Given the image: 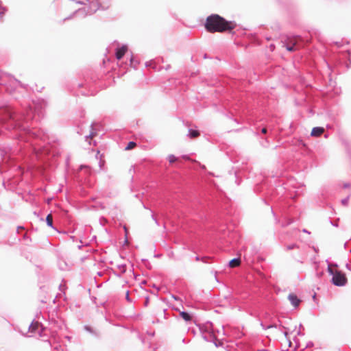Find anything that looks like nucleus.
<instances>
[{
    "label": "nucleus",
    "instance_id": "1",
    "mask_svg": "<svg viewBox=\"0 0 351 351\" xmlns=\"http://www.w3.org/2000/svg\"><path fill=\"white\" fill-rule=\"evenodd\" d=\"M44 117L41 106L36 105L34 108L29 106L20 113L8 106L0 108V133L13 132L12 138H20L25 141L30 139L45 141L47 132L42 128L34 126L36 121Z\"/></svg>",
    "mask_w": 351,
    "mask_h": 351
},
{
    "label": "nucleus",
    "instance_id": "2",
    "mask_svg": "<svg viewBox=\"0 0 351 351\" xmlns=\"http://www.w3.org/2000/svg\"><path fill=\"white\" fill-rule=\"evenodd\" d=\"M204 27L210 33L223 32L234 29L235 23L226 21L224 18L217 14H213L206 18Z\"/></svg>",
    "mask_w": 351,
    "mask_h": 351
},
{
    "label": "nucleus",
    "instance_id": "3",
    "mask_svg": "<svg viewBox=\"0 0 351 351\" xmlns=\"http://www.w3.org/2000/svg\"><path fill=\"white\" fill-rule=\"evenodd\" d=\"M0 86L6 92L12 93L18 86L24 88L23 84L10 74L0 71Z\"/></svg>",
    "mask_w": 351,
    "mask_h": 351
},
{
    "label": "nucleus",
    "instance_id": "4",
    "mask_svg": "<svg viewBox=\"0 0 351 351\" xmlns=\"http://www.w3.org/2000/svg\"><path fill=\"white\" fill-rule=\"evenodd\" d=\"M328 263L327 271L329 275L332 276L331 283L337 287H343L348 282L346 274L340 270H333L331 268V264L326 261Z\"/></svg>",
    "mask_w": 351,
    "mask_h": 351
},
{
    "label": "nucleus",
    "instance_id": "5",
    "mask_svg": "<svg viewBox=\"0 0 351 351\" xmlns=\"http://www.w3.org/2000/svg\"><path fill=\"white\" fill-rule=\"evenodd\" d=\"M43 330V325L39 322L32 321L29 326L30 332H38L40 334Z\"/></svg>",
    "mask_w": 351,
    "mask_h": 351
},
{
    "label": "nucleus",
    "instance_id": "6",
    "mask_svg": "<svg viewBox=\"0 0 351 351\" xmlns=\"http://www.w3.org/2000/svg\"><path fill=\"white\" fill-rule=\"evenodd\" d=\"M128 47L127 45H123L121 47H117L115 49V57L120 60L128 51Z\"/></svg>",
    "mask_w": 351,
    "mask_h": 351
},
{
    "label": "nucleus",
    "instance_id": "7",
    "mask_svg": "<svg viewBox=\"0 0 351 351\" xmlns=\"http://www.w3.org/2000/svg\"><path fill=\"white\" fill-rule=\"evenodd\" d=\"M288 299L291 304L293 305V306H294L295 308H297L301 302V300H300L298 298V296L294 293H290L288 295Z\"/></svg>",
    "mask_w": 351,
    "mask_h": 351
},
{
    "label": "nucleus",
    "instance_id": "8",
    "mask_svg": "<svg viewBox=\"0 0 351 351\" xmlns=\"http://www.w3.org/2000/svg\"><path fill=\"white\" fill-rule=\"evenodd\" d=\"M84 329L87 332L90 334L93 337H95L96 338L100 337V332L97 330L93 328L92 326H88V325H85V326H84Z\"/></svg>",
    "mask_w": 351,
    "mask_h": 351
},
{
    "label": "nucleus",
    "instance_id": "9",
    "mask_svg": "<svg viewBox=\"0 0 351 351\" xmlns=\"http://www.w3.org/2000/svg\"><path fill=\"white\" fill-rule=\"evenodd\" d=\"M324 131L325 129L323 127H314L311 130V136L313 137H319Z\"/></svg>",
    "mask_w": 351,
    "mask_h": 351
},
{
    "label": "nucleus",
    "instance_id": "10",
    "mask_svg": "<svg viewBox=\"0 0 351 351\" xmlns=\"http://www.w3.org/2000/svg\"><path fill=\"white\" fill-rule=\"evenodd\" d=\"M254 134L258 137L267 136L268 130L266 127H263V128L258 127L256 128V131H255Z\"/></svg>",
    "mask_w": 351,
    "mask_h": 351
},
{
    "label": "nucleus",
    "instance_id": "11",
    "mask_svg": "<svg viewBox=\"0 0 351 351\" xmlns=\"http://www.w3.org/2000/svg\"><path fill=\"white\" fill-rule=\"evenodd\" d=\"M179 311L180 316L186 322H191L193 319V315L185 311H180L179 309H176Z\"/></svg>",
    "mask_w": 351,
    "mask_h": 351
},
{
    "label": "nucleus",
    "instance_id": "12",
    "mask_svg": "<svg viewBox=\"0 0 351 351\" xmlns=\"http://www.w3.org/2000/svg\"><path fill=\"white\" fill-rule=\"evenodd\" d=\"M240 263H241V258L239 257H236V258L231 259L228 262V265L230 267L233 268V267L239 266L240 265Z\"/></svg>",
    "mask_w": 351,
    "mask_h": 351
},
{
    "label": "nucleus",
    "instance_id": "13",
    "mask_svg": "<svg viewBox=\"0 0 351 351\" xmlns=\"http://www.w3.org/2000/svg\"><path fill=\"white\" fill-rule=\"evenodd\" d=\"M200 135V132L199 131H198L197 130H195V129H193V128H190L188 131V134L187 136L191 138H197V136H199Z\"/></svg>",
    "mask_w": 351,
    "mask_h": 351
},
{
    "label": "nucleus",
    "instance_id": "14",
    "mask_svg": "<svg viewBox=\"0 0 351 351\" xmlns=\"http://www.w3.org/2000/svg\"><path fill=\"white\" fill-rule=\"evenodd\" d=\"M259 138L260 145L263 147H268L269 146V141L267 139V136H261Z\"/></svg>",
    "mask_w": 351,
    "mask_h": 351
},
{
    "label": "nucleus",
    "instance_id": "15",
    "mask_svg": "<svg viewBox=\"0 0 351 351\" xmlns=\"http://www.w3.org/2000/svg\"><path fill=\"white\" fill-rule=\"evenodd\" d=\"M45 221H46L47 225L49 227H50V228H53V230H56L57 232H58V230L53 226L52 217H51V214L47 215V216L46 217Z\"/></svg>",
    "mask_w": 351,
    "mask_h": 351
},
{
    "label": "nucleus",
    "instance_id": "16",
    "mask_svg": "<svg viewBox=\"0 0 351 351\" xmlns=\"http://www.w3.org/2000/svg\"><path fill=\"white\" fill-rule=\"evenodd\" d=\"M152 65H153V69H154V70H156V71H160V70L162 69V67H161V66L158 67V66H157V65H156V64L155 60H150V61L147 62L145 63V66H146L147 67L152 66Z\"/></svg>",
    "mask_w": 351,
    "mask_h": 351
},
{
    "label": "nucleus",
    "instance_id": "17",
    "mask_svg": "<svg viewBox=\"0 0 351 351\" xmlns=\"http://www.w3.org/2000/svg\"><path fill=\"white\" fill-rule=\"evenodd\" d=\"M285 47L287 50L291 52L295 51L298 49L296 43H293L292 44L287 43L286 44Z\"/></svg>",
    "mask_w": 351,
    "mask_h": 351
},
{
    "label": "nucleus",
    "instance_id": "18",
    "mask_svg": "<svg viewBox=\"0 0 351 351\" xmlns=\"http://www.w3.org/2000/svg\"><path fill=\"white\" fill-rule=\"evenodd\" d=\"M139 64V62L137 60H135L133 56H131V58L130 59V66L133 67L134 69H136L138 65Z\"/></svg>",
    "mask_w": 351,
    "mask_h": 351
},
{
    "label": "nucleus",
    "instance_id": "19",
    "mask_svg": "<svg viewBox=\"0 0 351 351\" xmlns=\"http://www.w3.org/2000/svg\"><path fill=\"white\" fill-rule=\"evenodd\" d=\"M293 219H291V218H285V220L282 222L281 223V226L282 228H285V227H287L288 226H289L290 224H291L293 223Z\"/></svg>",
    "mask_w": 351,
    "mask_h": 351
},
{
    "label": "nucleus",
    "instance_id": "20",
    "mask_svg": "<svg viewBox=\"0 0 351 351\" xmlns=\"http://www.w3.org/2000/svg\"><path fill=\"white\" fill-rule=\"evenodd\" d=\"M58 267H59L60 269H61L62 271L67 270L69 268L67 263L64 261L59 262Z\"/></svg>",
    "mask_w": 351,
    "mask_h": 351
},
{
    "label": "nucleus",
    "instance_id": "21",
    "mask_svg": "<svg viewBox=\"0 0 351 351\" xmlns=\"http://www.w3.org/2000/svg\"><path fill=\"white\" fill-rule=\"evenodd\" d=\"M136 145V143L134 141H130L127 146L125 147V150H130L133 149Z\"/></svg>",
    "mask_w": 351,
    "mask_h": 351
},
{
    "label": "nucleus",
    "instance_id": "22",
    "mask_svg": "<svg viewBox=\"0 0 351 351\" xmlns=\"http://www.w3.org/2000/svg\"><path fill=\"white\" fill-rule=\"evenodd\" d=\"M90 128H91V131H90V133L88 135V136H86V138H90L92 136H94L95 135H96V132H95V129H94V123H92L91 125H90Z\"/></svg>",
    "mask_w": 351,
    "mask_h": 351
},
{
    "label": "nucleus",
    "instance_id": "23",
    "mask_svg": "<svg viewBox=\"0 0 351 351\" xmlns=\"http://www.w3.org/2000/svg\"><path fill=\"white\" fill-rule=\"evenodd\" d=\"M168 160H169V163H173L176 161H177L178 158L176 156H174L173 154H170L168 156Z\"/></svg>",
    "mask_w": 351,
    "mask_h": 351
},
{
    "label": "nucleus",
    "instance_id": "24",
    "mask_svg": "<svg viewBox=\"0 0 351 351\" xmlns=\"http://www.w3.org/2000/svg\"><path fill=\"white\" fill-rule=\"evenodd\" d=\"M298 245L295 243H292V244H289V245H287L286 246V250H293L295 248H298Z\"/></svg>",
    "mask_w": 351,
    "mask_h": 351
},
{
    "label": "nucleus",
    "instance_id": "25",
    "mask_svg": "<svg viewBox=\"0 0 351 351\" xmlns=\"http://www.w3.org/2000/svg\"><path fill=\"white\" fill-rule=\"evenodd\" d=\"M261 326L263 327V328L264 330H267V329H269V328H276L277 326L276 324H271V325H268V326H265L263 324V322L261 323Z\"/></svg>",
    "mask_w": 351,
    "mask_h": 351
},
{
    "label": "nucleus",
    "instance_id": "26",
    "mask_svg": "<svg viewBox=\"0 0 351 351\" xmlns=\"http://www.w3.org/2000/svg\"><path fill=\"white\" fill-rule=\"evenodd\" d=\"M142 262L144 263L145 266L147 268V269H151V264L149 263V261L147 260V259H142Z\"/></svg>",
    "mask_w": 351,
    "mask_h": 351
},
{
    "label": "nucleus",
    "instance_id": "27",
    "mask_svg": "<svg viewBox=\"0 0 351 351\" xmlns=\"http://www.w3.org/2000/svg\"><path fill=\"white\" fill-rule=\"evenodd\" d=\"M6 11H7L6 8L3 7L1 5V2L0 1V15L1 16L3 15L5 13Z\"/></svg>",
    "mask_w": 351,
    "mask_h": 351
},
{
    "label": "nucleus",
    "instance_id": "28",
    "mask_svg": "<svg viewBox=\"0 0 351 351\" xmlns=\"http://www.w3.org/2000/svg\"><path fill=\"white\" fill-rule=\"evenodd\" d=\"M209 337H210V338H208V337L207 336H206V335H203V338H204L206 341H212V340L210 339L211 338H212V339H216V337H215V335H213V334H210V335H209Z\"/></svg>",
    "mask_w": 351,
    "mask_h": 351
},
{
    "label": "nucleus",
    "instance_id": "29",
    "mask_svg": "<svg viewBox=\"0 0 351 351\" xmlns=\"http://www.w3.org/2000/svg\"><path fill=\"white\" fill-rule=\"evenodd\" d=\"M271 213L274 217L276 223H278L280 222V219L277 217L276 214L275 213V212L274 211L272 208H271Z\"/></svg>",
    "mask_w": 351,
    "mask_h": 351
},
{
    "label": "nucleus",
    "instance_id": "30",
    "mask_svg": "<svg viewBox=\"0 0 351 351\" xmlns=\"http://www.w3.org/2000/svg\"><path fill=\"white\" fill-rule=\"evenodd\" d=\"M298 145L300 146V147H306V143L302 139H300V140L298 141Z\"/></svg>",
    "mask_w": 351,
    "mask_h": 351
},
{
    "label": "nucleus",
    "instance_id": "31",
    "mask_svg": "<svg viewBox=\"0 0 351 351\" xmlns=\"http://www.w3.org/2000/svg\"><path fill=\"white\" fill-rule=\"evenodd\" d=\"M348 200H349V196H347L346 198L343 199L341 200L342 205L347 206L348 204Z\"/></svg>",
    "mask_w": 351,
    "mask_h": 351
},
{
    "label": "nucleus",
    "instance_id": "32",
    "mask_svg": "<svg viewBox=\"0 0 351 351\" xmlns=\"http://www.w3.org/2000/svg\"><path fill=\"white\" fill-rule=\"evenodd\" d=\"M152 213H153V212L152 211ZM152 218L155 221L156 224L159 226H160L159 221L157 219V218L156 217V216L154 215V213L152 214Z\"/></svg>",
    "mask_w": 351,
    "mask_h": 351
},
{
    "label": "nucleus",
    "instance_id": "33",
    "mask_svg": "<svg viewBox=\"0 0 351 351\" xmlns=\"http://www.w3.org/2000/svg\"><path fill=\"white\" fill-rule=\"evenodd\" d=\"M82 94L84 95H93L94 92L93 90H89L88 93L82 92Z\"/></svg>",
    "mask_w": 351,
    "mask_h": 351
},
{
    "label": "nucleus",
    "instance_id": "34",
    "mask_svg": "<svg viewBox=\"0 0 351 351\" xmlns=\"http://www.w3.org/2000/svg\"><path fill=\"white\" fill-rule=\"evenodd\" d=\"M124 230H125V232L127 233L128 230H127L125 226L124 227ZM128 243V240L127 234H126L123 244L125 245V244H126Z\"/></svg>",
    "mask_w": 351,
    "mask_h": 351
},
{
    "label": "nucleus",
    "instance_id": "35",
    "mask_svg": "<svg viewBox=\"0 0 351 351\" xmlns=\"http://www.w3.org/2000/svg\"><path fill=\"white\" fill-rule=\"evenodd\" d=\"M314 346V343L313 341H308L307 343H306V348H311Z\"/></svg>",
    "mask_w": 351,
    "mask_h": 351
},
{
    "label": "nucleus",
    "instance_id": "36",
    "mask_svg": "<svg viewBox=\"0 0 351 351\" xmlns=\"http://www.w3.org/2000/svg\"><path fill=\"white\" fill-rule=\"evenodd\" d=\"M209 259L208 257L204 256L201 258V261L204 263H208V260Z\"/></svg>",
    "mask_w": 351,
    "mask_h": 351
},
{
    "label": "nucleus",
    "instance_id": "37",
    "mask_svg": "<svg viewBox=\"0 0 351 351\" xmlns=\"http://www.w3.org/2000/svg\"><path fill=\"white\" fill-rule=\"evenodd\" d=\"M350 186V184L348 182L344 183L343 185V188H344V189L349 188Z\"/></svg>",
    "mask_w": 351,
    "mask_h": 351
},
{
    "label": "nucleus",
    "instance_id": "38",
    "mask_svg": "<svg viewBox=\"0 0 351 351\" xmlns=\"http://www.w3.org/2000/svg\"><path fill=\"white\" fill-rule=\"evenodd\" d=\"M283 328H285L286 330L284 332V335L285 337H287L288 335H289V332L287 331L288 328L285 327V326H282Z\"/></svg>",
    "mask_w": 351,
    "mask_h": 351
},
{
    "label": "nucleus",
    "instance_id": "39",
    "mask_svg": "<svg viewBox=\"0 0 351 351\" xmlns=\"http://www.w3.org/2000/svg\"><path fill=\"white\" fill-rule=\"evenodd\" d=\"M297 335L299 336H304V333H303L300 330H299L297 332Z\"/></svg>",
    "mask_w": 351,
    "mask_h": 351
},
{
    "label": "nucleus",
    "instance_id": "40",
    "mask_svg": "<svg viewBox=\"0 0 351 351\" xmlns=\"http://www.w3.org/2000/svg\"><path fill=\"white\" fill-rule=\"evenodd\" d=\"M125 298L128 301H130V295H129V291H128L126 293Z\"/></svg>",
    "mask_w": 351,
    "mask_h": 351
},
{
    "label": "nucleus",
    "instance_id": "41",
    "mask_svg": "<svg viewBox=\"0 0 351 351\" xmlns=\"http://www.w3.org/2000/svg\"><path fill=\"white\" fill-rule=\"evenodd\" d=\"M149 304V298L147 297L145 301V306H147Z\"/></svg>",
    "mask_w": 351,
    "mask_h": 351
},
{
    "label": "nucleus",
    "instance_id": "42",
    "mask_svg": "<svg viewBox=\"0 0 351 351\" xmlns=\"http://www.w3.org/2000/svg\"><path fill=\"white\" fill-rule=\"evenodd\" d=\"M345 55H346V57H347V56H348V57H350V53L349 50H346V54H345Z\"/></svg>",
    "mask_w": 351,
    "mask_h": 351
},
{
    "label": "nucleus",
    "instance_id": "43",
    "mask_svg": "<svg viewBox=\"0 0 351 351\" xmlns=\"http://www.w3.org/2000/svg\"><path fill=\"white\" fill-rule=\"evenodd\" d=\"M335 45L337 46V47H340L341 46V43L340 42H336Z\"/></svg>",
    "mask_w": 351,
    "mask_h": 351
},
{
    "label": "nucleus",
    "instance_id": "44",
    "mask_svg": "<svg viewBox=\"0 0 351 351\" xmlns=\"http://www.w3.org/2000/svg\"><path fill=\"white\" fill-rule=\"evenodd\" d=\"M217 271H215V280H217V282H219L217 277Z\"/></svg>",
    "mask_w": 351,
    "mask_h": 351
},
{
    "label": "nucleus",
    "instance_id": "45",
    "mask_svg": "<svg viewBox=\"0 0 351 351\" xmlns=\"http://www.w3.org/2000/svg\"><path fill=\"white\" fill-rule=\"evenodd\" d=\"M85 85L88 88L91 87L90 84L88 82H86Z\"/></svg>",
    "mask_w": 351,
    "mask_h": 351
},
{
    "label": "nucleus",
    "instance_id": "46",
    "mask_svg": "<svg viewBox=\"0 0 351 351\" xmlns=\"http://www.w3.org/2000/svg\"><path fill=\"white\" fill-rule=\"evenodd\" d=\"M346 267L348 269H350V265H349L348 263H346Z\"/></svg>",
    "mask_w": 351,
    "mask_h": 351
},
{
    "label": "nucleus",
    "instance_id": "47",
    "mask_svg": "<svg viewBox=\"0 0 351 351\" xmlns=\"http://www.w3.org/2000/svg\"><path fill=\"white\" fill-rule=\"evenodd\" d=\"M21 229H24V228L23 226H18L17 232H19V230H21Z\"/></svg>",
    "mask_w": 351,
    "mask_h": 351
},
{
    "label": "nucleus",
    "instance_id": "48",
    "mask_svg": "<svg viewBox=\"0 0 351 351\" xmlns=\"http://www.w3.org/2000/svg\"><path fill=\"white\" fill-rule=\"evenodd\" d=\"M70 238L75 241V236H71Z\"/></svg>",
    "mask_w": 351,
    "mask_h": 351
},
{
    "label": "nucleus",
    "instance_id": "49",
    "mask_svg": "<svg viewBox=\"0 0 351 351\" xmlns=\"http://www.w3.org/2000/svg\"><path fill=\"white\" fill-rule=\"evenodd\" d=\"M235 182H236V183H237V185H239V184H240V181H239V180H238V178H236V181H235Z\"/></svg>",
    "mask_w": 351,
    "mask_h": 351
},
{
    "label": "nucleus",
    "instance_id": "50",
    "mask_svg": "<svg viewBox=\"0 0 351 351\" xmlns=\"http://www.w3.org/2000/svg\"><path fill=\"white\" fill-rule=\"evenodd\" d=\"M195 260H196V261H200V260H201V258H200L199 256H197L195 257Z\"/></svg>",
    "mask_w": 351,
    "mask_h": 351
},
{
    "label": "nucleus",
    "instance_id": "51",
    "mask_svg": "<svg viewBox=\"0 0 351 351\" xmlns=\"http://www.w3.org/2000/svg\"><path fill=\"white\" fill-rule=\"evenodd\" d=\"M160 60H161L162 62H163V58H158V59L157 60L158 62H159Z\"/></svg>",
    "mask_w": 351,
    "mask_h": 351
},
{
    "label": "nucleus",
    "instance_id": "52",
    "mask_svg": "<svg viewBox=\"0 0 351 351\" xmlns=\"http://www.w3.org/2000/svg\"><path fill=\"white\" fill-rule=\"evenodd\" d=\"M182 157L184 158H185V159H189V157L188 156H186V155H184Z\"/></svg>",
    "mask_w": 351,
    "mask_h": 351
},
{
    "label": "nucleus",
    "instance_id": "53",
    "mask_svg": "<svg viewBox=\"0 0 351 351\" xmlns=\"http://www.w3.org/2000/svg\"><path fill=\"white\" fill-rule=\"evenodd\" d=\"M303 232H306V233H308V234H309V233H310V232H309L306 229H304V230H303Z\"/></svg>",
    "mask_w": 351,
    "mask_h": 351
},
{
    "label": "nucleus",
    "instance_id": "54",
    "mask_svg": "<svg viewBox=\"0 0 351 351\" xmlns=\"http://www.w3.org/2000/svg\"><path fill=\"white\" fill-rule=\"evenodd\" d=\"M299 328H300V330L301 328H304V327H303V326H302V324H300L299 325Z\"/></svg>",
    "mask_w": 351,
    "mask_h": 351
},
{
    "label": "nucleus",
    "instance_id": "55",
    "mask_svg": "<svg viewBox=\"0 0 351 351\" xmlns=\"http://www.w3.org/2000/svg\"><path fill=\"white\" fill-rule=\"evenodd\" d=\"M58 347H60V346H59V345H56V346L54 347V349L58 350Z\"/></svg>",
    "mask_w": 351,
    "mask_h": 351
},
{
    "label": "nucleus",
    "instance_id": "56",
    "mask_svg": "<svg viewBox=\"0 0 351 351\" xmlns=\"http://www.w3.org/2000/svg\"><path fill=\"white\" fill-rule=\"evenodd\" d=\"M258 351H269V350H266V349H261V350H258Z\"/></svg>",
    "mask_w": 351,
    "mask_h": 351
},
{
    "label": "nucleus",
    "instance_id": "57",
    "mask_svg": "<svg viewBox=\"0 0 351 351\" xmlns=\"http://www.w3.org/2000/svg\"><path fill=\"white\" fill-rule=\"evenodd\" d=\"M6 154H7V152H6V151H5V152H4V154L1 153V155H2L3 157H5V155Z\"/></svg>",
    "mask_w": 351,
    "mask_h": 351
},
{
    "label": "nucleus",
    "instance_id": "58",
    "mask_svg": "<svg viewBox=\"0 0 351 351\" xmlns=\"http://www.w3.org/2000/svg\"><path fill=\"white\" fill-rule=\"evenodd\" d=\"M330 223H331V224H332V226H337V225L336 224V223H333L332 221H330Z\"/></svg>",
    "mask_w": 351,
    "mask_h": 351
},
{
    "label": "nucleus",
    "instance_id": "59",
    "mask_svg": "<svg viewBox=\"0 0 351 351\" xmlns=\"http://www.w3.org/2000/svg\"><path fill=\"white\" fill-rule=\"evenodd\" d=\"M23 238H24V239H27V234H24Z\"/></svg>",
    "mask_w": 351,
    "mask_h": 351
},
{
    "label": "nucleus",
    "instance_id": "60",
    "mask_svg": "<svg viewBox=\"0 0 351 351\" xmlns=\"http://www.w3.org/2000/svg\"><path fill=\"white\" fill-rule=\"evenodd\" d=\"M170 68V65H167V67L165 68L166 70H168Z\"/></svg>",
    "mask_w": 351,
    "mask_h": 351
},
{
    "label": "nucleus",
    "instance_id": "61",
    "mask_svg": "<svg viewBox=\"0 0 351 351\" xmlns=\"http://www.w3.org/2000/svg\"><path fill=\"white\" fill-rule=\"evenodd\" d=\"M332 265H333L334 267H338V265H337V263H334Z\"/></svg>",
    "mask_w": 351,
    "mask_h": 351
},
{
    "label": "nucleus",
    "instance_id": "62",
    "mask_svg": "<svg viewBox=\"0 0 351 351\" xmlns=\"http://www.w3.org/2000/svg\"><path fill=\"white\" fill-rule=\"evenodd\" d=\"M149 335H151V336H154V332L149 333Z\"/></svg>",
    "mask_w": 351,
    "mask_h": 351
},
{
    "label": "nucleus",
    "instance_id": "63",
    "mask_svg": "<svg viewBox=\"0 0 351 351\" xmlns=\"http://www.w3.org/2000/svg\"><path fill=\"white\" fill-rule=\"evenodd\" d=\"M139 338L141 339V341H142L143 343H144V339H143V338H141V337H140Z\"/></svg>",
    "mask_w": 351,
    "mask_h": 351
},
{
    "label": "nucleus",
    "instance_id": "64",
    "mask_svg": "<svg viewBox=\"0 0 351 351\" xmlns=\"http://www.w3.org/2000/svg\"><path fill=\"white\" fill-rule=\"evenodd\" d=\"M324 137H325V138H328V134H325V135H324Z\"/></svg>",
    "mask_w": 351,
    "mask_h": 351
}]
</instances>
